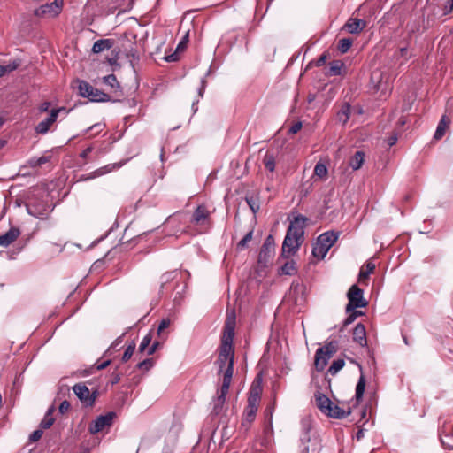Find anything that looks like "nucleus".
<instances>
[{
  "label": "nucleus",
  "instance_id": "obj_1",
  "mask_svg": "<svg viewBox=\"0 0 453 453\" xmlns=\"http://www.w3.org/2000/svg\"><path fill=\"white\" fill-rule=\"evenodd\" d=\"M234 349L219 346V356L215 361L218 375H222V385L214 403V411L218 413L224 405L234 374Z\"/></svg>",
  "mask_w": 453,
  "mask_h": 453
},
{
  "label": "nucleus",
  "instance_id": "obj_2",
  "mask_svg": "<svg viewBox=\"0 0 453 453\" xmlns=\"http://www.w3.org/2000/svg\"><path fill=\"white\" fill-rule=\"evenodd\" d=\"M305 219L297 216L290 222L287 234L282 243L281 256L285 258L296 254L303 241V227Z\"/></svg>",
  "mask_w": 453,
  "mask_h": 453
},
{
  "label": "nucleus",
  "instance_id": "obj_3",
  "mask_svg": "<svg viewBox=\"0 0 453 453\" xmlns=\"http://www.w3.org/2000/svg\"><path fill=\"white\" fill-rule=\"evenodd\" d=\"M316 403L319 411L329 418L342 419L350 414L349 410L345 411L342 409L323 394H318L316 395Z\"/></svg>",
  "mask_w": 453,
  "mask_h": 453
},
{
  "label": "nucleus",
  "instance_id": "obj_4",
  "mask_svg": "<svg viewBox=\"0 0 453 453\" xmlns=\"http://www.w3.org/2000/svg\"><path fill=\"white\" fill-rule=\"evenodd\" d=\"M338 239V234L328 231L320 234L313 247V258L322 260Z\"/></svg>",
  "mask_w": 453,
  "mask_h": 453
},
{
  "label": "nucleus",
  "instance_id": "obj_5",
  "mask_svg": "<svg viewBox=\"0 0 453 453\" xmlns=\"http://www.w3.org/2000/svg\"><path fill=\"white\" fill-rule=\"evenodd\" d=\"M339 343L337 341H331L316 351L314 365L319 371H322L327 365L328 360L337 352Z\"/></svg>",
  "mask_w": 453,
  "mask_h": 453
},
{
  "label": "nucleus",
  "instance_id": "obj_6",
  "mask_svg": "<svg viewBox=\"0 0 453 453\" xmlns=\"http://www.w3.org/2000/svg\"><path fill=\"white\" fill-rule=\"evenodd\" d=\"M79 93L82 97H87L92 102H108L111 97L108 94L94 88L85 81H79Z\"/></svg>",
  "mask_w": 453,
  "mask_h": 453
},
{
  "label": "nucleus",
  "instance_id": "obj_7",
  "mask_svg": "<svg viewBox=\"0 0 453 453\" xmlns=\"http://www.w3.org/2000/svg\"><path fill=\"white\" fill-rule=\"evenodd\" d=\"M347 297L349 303L346 306V312H350L357 308H364L367 306L368 303L364 298L363 290L357 285H352L348 291Z\"/></svg>",
  "mask_w": 453,
  "mask_h": 453
},
{
  "label": "nucleus",
  "instance_id": "obj_8",
  "mask_svg": "<svg viewBox=\"0 0 453 453\" xmlns=\"http://www.w3.org/2000/svg\"><path fill=\"white\" fill-rule=\"evenodd\" d=\"M73 390L83 406L91 407L94 405L96 398L97 396L96 390L90 392L88 388L82 383L75 384L73 387Z\"/></svg>",
  "mask_w": 453,
  "mask_h": 453
},
{
  "label": "nucleus",
  "instance_id": "obj_9",
  "mask_svg": "<svg viewBox=\"0 0 453 453\" xmlns=\"http://www.w3.org/2000/svg\"><path fill=\"white\" fill-rule=\"evenodd\" d=\"M64 0H54L50 4L40 6L35 11V14L38 17L55 18L62 11Z\"/></svg>",
  "mask_w": 453,
  "mask_h": 453
},
{
  "label": "nucleus",
  "instance_id": "obj_10",
  "mask_svg": "<svg viewBox=\"0 0 453 453\" xmlns=\"http://www.w3.org/2000/svg\"><path fill=\"white\" fill-rule=\"evenodd\" d=\"M65 107H58L50 110V115L44 119L43 120L40 121L35 127V130L39 134H46L50 127L57 121V119L58 117V114L62 111H65Z\"/></svg>",
  "mask_w": 453,
  "mask_h": 453
},
{
  "label": "nucleus",
  "instance_id": "obj_11",
  "mask_svg": "<svg viewBox=\"0 0 453 453\" xmlns=\"http://www.w3.org/2000/svg\"><path fill=\"white\" fill-rule=\"evenodd\" d=\"M234 328H235V317L233 314L232 316L227 315V318L225 322L223 335L221 338V347L226 348H234L233 346V339L234 336Z\"/></svg>",
  "mask_w": 453,
  "mask_h": 453
},
{
  "label": "nucleus",
  "instance_id": "obj_12",
  "mask_svg": "<svg viewBox=\"0 0 453 453\" xmlns=\"http://www.w3.org/2000/svg\"><path fill=\"white\" fill-rule=\"evenodd\" d=\"M26 207L29 215L38 219H44L50 213V206L42 201L30 199Z\"/></svg>",
  "mask_w": 453,
  "mask_h": 453
},
{
  "label": "nucleus",
  "instance_id": "obj_13",
  "mask_svg": "<svg viewBox=\"0 0 453 453\" xmlns=\"http://www.w3.org/2000/svg\"><path fill=\"white\" fill-rule=\"evenodd\" d=\"M263 391L262 380L260 377L256 378L252 382L249 392L248 405L254 409H258V405L261 400V394Z\"/></svg>",
  "mask_w": 453,
  "mask_h": 453
},
{
  "label": "nucleus",
  "instance_id": "obj_14",
  "mask_svg": "<svg viewBox=\"0 0 453 453\" xmlns=\"http://www.w3.org/2000/svg\"><path fill=\"white\" fill-rule=\"evenodd\" d=\"M114 417V412H108L105 415L99 416L89 426V432L92 434H95L102 431L104 428L110 426L112 423Z\"/></svg>",
  "mask_w": 453,
  "mask_h": 453
},
{
  "label": "nucleus",
  "instance_id": "obj_15",
  "mask_svg": "<svg viewBox=\"0 0 453 453\" xmlns=\"http://www.w3.org/2000/svg\"><path fill=\"white\" fill-rule=\"evenodd\" d=\"M273 250H274L273 238L272 237V235H269L265 239V241L260 250L259 256H258V263L266 265V263L269 261L270 257H272Z\"/></svg>",
  "mask_w": 453,
  "mask_h": 453
},
{
  "label": "nucleus",
  "instance_id": "obj_16",
  "mask_svg": "<svg viewBox=\"0 0 453 453\" xmlns=\"http://www.w3.org/2000/svg\"><path fill=\"white\" fill-rule=\"evenodd\" d=\"M303 433L301 435V442L303 444L302 453H309V442L311 441L310 430L311 428V420L307 417L302 420Z\"/></svg>",
  "mask_w": 453,
  "mask_h": 453
},
{
  "label": "nucleus",
  "instance_id": "obj_17",
  "mask_svg": "<svg viewBox=\"0 0 453 453\" xmlns=\"http://www.w3.org/2000/svg\"><path fill=\"white\" fill-rule=\"evenodd\" d=\"M366 21L360 19L350 18L344 24L342 29H345L349 34H359L366 27Z\"/></svg>",
  "mask_w": 453,
  "mask_h": 453
},
{
  "label": "nucleus",
  "instance_id": "obj_18",
  "mask_svg": "<svg viewBox=\"0 0 453 453\" xmlns=\"http://www.w3.org/2000/svg\"><path fill=\"white\" fill-rule=\"evenodd\" d=\"M125 164H126V161H121L119 163H115V164H109V165H107L105 166L100 167V168L96 169V171L90 173L86 177H82V180H91V179H94L96 177H99V176L104 175V174H106L108 173H111V171H113L115 169L120 168Z\"/></svg>",
  "mask_w": 453,
  "mask_h": 453
},
{
  "label": "nucleus",
  "instance_id": "obj_19",
  "mask_svg": "<svg viewBox=\"0 0 453 453\" xmlns=\"http://www.w3.org/2000/svg\"><path fill=\"white\" fill-rule=\"evenodd\" d=\"M20 234V231L17 227H11L5 234L0 235V246L8 247Z\"/></svg>",
  "mask_w": 453,
  "mask_h": 453
},
{
  "label": "nucleus",
  "instance_id": "obj_20",
  "mask_svg": "<svg viewBox=\"0 0 453 453\" xmlns=\"http://www.w3.org/2000/svg\"><path fill=\"white\" fill-rule=\"evenodd\" d=\"M209 219V211L204 205H199L194 211L192 220L196 225H204Z\"/></svg>",
  "mask_w": 453,
  "mask_h": 453
},
{
  "label": "nucleus",
  "instance_id": "obj_21",
  "mask_svg": "<svg viewBox=\"0 0 453 453\" xmlns=\"http://www.w3.org/2000/svg\"><path fill=\"white\" fill-rule=\"evenodd\" d=\"M353 341L364 347L367 344L366 331L363 324L358 323L353 330Z\"/></svg>",
  "mask_w": 453,
  "mask_h": 453
},
{
  "label": "nucleus",
  "instance_id": "obj_22",
  "mask_svg": "<svg viewBox=\"0 0 453 453\" xmlns=\"http://www.w3.org/2000/svg\"><path fill=\"white\" fill-rule=\"evenodd\" d=\"M449 124H450V119L446 115H443L438 123L434 138L435 140L441 139L443 137V135L445 134L447 129L449 128Z\"/></svg>",
  "mask_w": 453,
  "mask_h": 453
},
{
  "label": "nucleus",
  "instance_id": "obj_23",
  "mask_svg": "<svg viewBox=\"0 0 453 453\" xmlns=\"http://www.w3.org/2000/svg\"><path fill=\"white\" fill-rule=\"evenodd\" d=\"M113 46V41L111 39H100L94 42L92 52L95 54L101 53L110 50Z\"/></svg>",
  "mask_w": 453,
  "mask_h": 453
},
{
  "label": "nucleus",
  "instance_id": "obj_24",
  "mask_svg": "<svg viewBox=\"0 0 453 453\" xmlns=\"http://www.w3.org/2000/svg\"><path fill=\"white\" fill-rule=\"evenodd\" d=\"M343 66L344 64L342 60L331 61L326 68V73L329 76L341 75Z\"/></svg>",
  "mask_w": 453,
  "mask_h": 453
},
{
  "label": "nucleus",
  "instance_id": "obj_25",
  "mask_svg": "<svg viewBox=\"0 0 453 453\" xmlns=\"http://www.w3.org/2000/svg\"><path fill=\"white\" fill-rule=\"evenodd\" d=\"M296 273V268L295 262L293 260H288L284 263L279 268L278 274L279 275H294Z\"/></svg>",
  "mask_w": 453,
  "mask_h": 453
},
{
  "label": "nucleus",
  "instance_id": "obj_26",
  "mask_svg": "<svg viewBox=\"0 0 453 453\" xmlns=\"http://www.w3.org/2000/svg\"><path fill=\"white\" fill-rule=\"evenodd\" d=\"M54 411H55L54 406H50L48 409L47 412L44 415V418H42V420L41 421V424H40L42 428L48 429L53 425V423L55 421V419L53 418Z\"/></svg>",
  "mask_w": 453,
  "mask_h": 453
},
{
  "label": "nucleus",
  "instance_id": "obj_27",
  "mask_svg": "<svg viewBox=\"0 0 453 453\" xmlns=\"http://www.w3.org/2000/svg\"><path fill=\"white\" fill-rule=\"evenodd\" d=\"M365 154L362 151H357L350 159L349 165L354 169H359L364 163Z\"/></svg>",
  "mask_w": 453,
  "mask_h": 453
},
{
  "label": "nucleus",
  "instance_id": "obj_28",
  "mask_svg": "<svg viewBox=\"0 0 453 453\" xmlns=\"http://www.w3.org/2000/svg\"><path fill=\"white\" fill-rule=\"evenodd\" d=\"M375 269L374 263L371 261H367L365 266L361 269L359 273V280L362 281L365 279H367L371 273H373Z\"/></svg>",
  "mask_w": 453,
  "mask_h": 453
},
{
  "label": "nucleus",
  "instance_id": "obj_29",
  "mask_svg": "<svg viewBox=\"0 0 453 453\" xmlns=\"http://www.w3.org/2000/svg\"><path fill=\"white\" fill-rule=\"evenodd\" d=\"M350 106L344 104L337 113V119L342 124H346L349 119Z\"/></svg>",
  "mask_w": 453,
  "mask_h": 453
},
{
  "label": "nucleus",
  "instance_id": "obj_30",
  "mask_svg": "<svg viewBox=\"0 0 453 453\" xmlns=\"http://www.w3.org/2000/svg\"><path fill=\"white\" fill-rule=\"evenodd\" d=\"M257 411V409L247 406L245 408L244 414H243L244 418H243L242 425L245 426V425H250V423H252L256 418Z\"/></svg>",
  "mask_w": 453,
  "mask_h": 453
},
{
  "label": "nucleus",
  "instance_id": "obj_31",
  "mask_svg": "<svg viewBox=\"0 0 453 453\" xmlns=\"http://www.w3.org/2000/svg\"><path fill=\"white\" fill-rule=\"evenodd\" d=\"M103 81L105 85L111 87L114 91L120 89V85L114 74H109L103 78Z\"/></svg>",
  "mask_w": 453,
  "mask_h": 453
},
{
  "label": "nucleus",
  "instance_id": "obj_32",
  "mask_svg": "<svg viewBox=\"0 0 453 453\" xmlns=\"http://www.w3.org/2000/svg\"><path fill=\"white\" fill-rule=\"evenodd\" d=\"M345 365V362L342 358H338L336 360H334L331 365L328 368V373L332 376H334L337 374L339 371H341Z\"/></svg>",
  "mask_w": 453,
  "mask_h": 453
},
{
  "label": "nucleus",
  "instance_id": "obj_33",
  "mask_svg": "<svg viewBox=\"0 0 453 453\" xmlns=\"http://www.w3.org/2000/svg\"><path fill=\"white\" fill-rule=\"evenodd\" d=\"M353 40L351 38H342L338 41L337 50L342 54L346 53L350 49Z\"/></svg>",
  "mask_w": 453,
  "mask_h": 453
},
{
  "label": "nucleus",
  "instance_id": "obj_34",
  "mask_svg": "<svg viewBox=\"0 0 453 453\" xmlns=\"http://www.w3.org/2000/svg\"><path fill=\"white\" fill-rule=\"evenodd\" d=\"M365 388V376L363 374H361V376L357 381V384L356 386L355 396L357 401L362 399V397L364 395Z\"/></svg>",
  "mask_w": 453,
  "mask_h": 453
},
{
  "label": "nucleus",
  "instance_id": "obj_35",
  "mask_svg": "<svg viewBox=\"0 0 453 453\" xmlns=\"http://www.w3.org/2000/svg\"><path fill=\"white\" fill-rule=\"evenodd\" d=\"M19 66V62L17 60L12 61V63L6 65H0V77H2L6 73H10Z\"/></svg>",
  "mask_w": 453,
  "mask_h": 453
},
{
  "label": "nucleus",
  "instance_id": "obj_36",
  "mask_svg": "<svg viewBox=\"0 0 453 453\" xmlns=\"http://www.w3.org/2000/svg\"><path fill=\"white\" fill-rule=\"evenodd\" d=\"M152 336L151 334H147L142 340L140 346H139V351L143 352L145 350H148V349L150 347V344L151 342Z\"/></svg>",
  "mask_w": 453,
  "mask_h": 453
},
{
  "label": "nucleus",
  "instance_id": "obj_37",
  "mask_svg": "<svg viewBox=\"0 0 453 453\" xmlns=\"http://www.w3.org/2000/svg\"><path fill=\"white\" fill-rule=\"evenodd\" d=\"M264 165L267 170L273 172L275 169V161L273 156L266 154L264 158Z\"/></svg>",
  "mask_w": 453,
  "mask_h": 453
},
{
  "label": "nucleus",
  "instance_id": "obj_38",
  "mask_svg": "<svg viewBox=\"0 0 453 453\" xmlns=\"http://www.w3.org/2000/svg\"><path fill=\"white\" fill-rule=\"evenodd\" d=\"M349 313V316L345 319V320L343 322V326H349V324L353 323L358 316L363 315L362 311H355V310Z\"/></svg>",
  "mask_w": 453,
  "mask_h": 453
},
{
  "label": "nucleus",
  "instance_id": "obj_39",
  "mask_svg": "<svg viewBox=\"0 0 453 453\" xmlns=\"http://www.w3.org/2000/svg\"><path fill=\"white\" fill-rule=\"evenodd\" d=\"M314 173L319 178H324L327 174V168L324 164L318 163L314 168Z\"/></svg>",
  "mask_w": 453,
  "mask_h": 453
},
{
  "label": "nucleus",
  "instance_id": "obj_40",
  "mask_svg": "<svg viewBox=\"0 0 453 453\" xmlns=\"http://www.w3.org/2000/svg\"><path fill=\"white\" fill-rule=\"evenodd\" d=\"M246 202H247L249 207L250 208V210L254 213L258 211L260 207H259V203L257 198H255L253 196L246 197Z\"/></svg>",
  "mask_w": 453,
  "mask_h": 453
},
{
  "label": "nucleus",
  "instance_id": "obj_41",
  "mask_svg": "<svg viewBox=\"0 0 453 453\" xmlns=\"http://www.w3.org/2000/svg\"><path fill=\"white\" fill-rule=\"evenodd\" d=\"M253 236V231L248 232L244 237L238 242L237 247L240 250H243L247 247L248 242H250Z\"/></svg>",
  "mask_w": 453,
  "mask_h": 453
},
{
  "label": "nucleus",
  "instance_id": "obj_42",
  "mask_svg": "<svg viewBox=\"0 0 453 453\" xmlns=\"http://www.w3.org/2000/svg\"><path fill=\"white\" fill-rule=\"evenodd\" d=\"M134 349H135L134 343L128 345L122 356V361L123 362L128 361L131 358V357L133 356Z\"/></svg>",
  "mask_w": 453,
  "mask_h": 453
},
{
  "label": "nucleus",
  "instance_id": "obj_43",
  "mask_svg": "<svg viewBox=\"0 0 453 453\" xmlns=\"http://www.w3.org/2000/svg\"><path fill=\"white\" fill-rule=\"evenodd\" d=\"M153 365V360L151 358H147L137 365L139 369H144L146 371L150 370Z\"/></svg>",
  "mask_w": 453,
  "mask_h": 453
},
{
  "label": "nucleus",
  "instance_id": "obj_44",
  "mask_svg": "<svg viewBox=\"0 0 453 453\" xmlns=\"http://www.w3.org/2000/svg\"><path fill=\"white\" fill-rule=\"evenodd\" d=\"M395 58H403L404 60H408L411 58V55L409 54V50L406 47L401 48L398 52L395 55Z\"/></svg>",
  "mask_w": 453,
  "mask_h": 453
},
{
  "label": "nucleus",
  "instance_id": "obj_45",
  "mask_svg": "<svg viewBox=\"0 0 453 453\" xmlns=\"http://www.w3.org/2000/svg\"><path fill=\"white\" fill-rule=\"evenodd\" d=\"M171 324V320L169 319H164L159 326H158V328H157V334L158 335H161L162 332L167 328Z\"/></svg>",
  "mask_w": 453,
  "mask_h": 453
},
{
  "label": "nucleus",
  "instance_id": "obj_46",
  "mask_svg": "<svg viewBox=\"0 0 453 453\" xmlns=\"http://www.w3.org/2000/svg\"><path fill=\"white\" fill-rule=\"evenodd\" d=\"M302 127L303 123L301 121H297L289 127L288 133L291 134H296L301 130Z\"/></svg>",
  "mask_w": 453,
  "mask_h": 453
},
{
  "label": "nucleus",
  "instance_id": "obj_47",
  "mask_svg": "<svg viewBox=\"0 0 453 453\" xmlns=\"http://www.w3.org/2000/svg\"><path fill=\"white\" fill-rule=\"evenodd\" d=\"M42 430L37 429L31 434L29 439L32 441H37L42 438Z\"/></svg>",
  "mask_w": 453,
  "mask_h": 453
},
{
  "label": "nucleus",
  "instance_id": "obj_48",
  "mask_svg": "<svg viewBox=\"0 0 453 453\" xmlns=\"http://www.w3.org/2000/svg\"><path fill=\"white\" fill-rule=\"evenodd\" d=\"M51 106V103L49 102V101H44L42 102L39 107H38V111L41 112V113H43V112H47L49 111L50 110V107Z\"/></svg>",
  "mask_w": 453,
  "mask_h": 453
},
{
  "label": "nucleus",
  "instance_id": "obj_49",
  "mask_svg": "<svg viewBox=\"0 0 453 453\" xmlns=\"http://www.w3.org/2000/svg\"><path fill=\"white\" fill-rule=\"evenodd\" d=\"M48 161H49V157H39L37 159L32 160L31 164H32V165L36 166V165H41L42 164H45Z\"/></svg>",
  "mask_w": 453,
  "mask_h": 453
},
{
  "label": "nucleus",
  "instance_id": "obj_50",
  "mask_svg": "<svg viewBox=\"0 0 453 453\" xmlns=\"http://www.w3.org/2000/svg\"><path fill=\"white\" fill-rule=\"evenodd\" d=\"M69 408H70L69 402L65 400L60 403L58 410H59L60 413L64 414L69 410Z\"/></svg>",
  "mask_w": 453,
  "mask_h": 453
},
{
  "label": "nucleus",
  "instance_id": "obj_51",
  "mask_svg": "<svg viewBox=\"0 0 453 453\" xmlns=\"http://www.w3.org/2000/svg\"><path fill=\"white\" fill-rule=\"evenodd\" d=\"M104 125L101 123H96L93 126H91L88 130L95 131L96 134H99L103 131Z\"/></svg>",
  "mask_w": 453,
  "mask_h": 453
},
{
  "label": "nucleus",
  "instance_id": "obj_52",
  "mask_svg": "<svg viewBox=\"0 0 453 453\" xmlns=\"http://www.w3.org/2000/svg\"><path fill=\"white\" fill-rule=\"evenodd\" d=\"M397 140H398V137H397V134H391V135L388 138V140H387L388 145L389 147H392L393 145H395V144L396 143Z\"/></svg>",
  "mask_w": 453,
  "mask_h": 453
},
{
  "label": "nucleus",
  "instance_id": "obj_53",
  "mask_svg": "<svg viewBox=\"0 0 453 453\" xmlns=\"http://www.w3.org/2000/svg\"><path fill=\"white\" fill-rule=\"evenodd\" d=\"M159 347L160 343L158 342H154L153 344L148 349L147 354L152 355Z\"/></svg>",
  "mask_w": 453,
  "mask_h": 453
},
{
  "label": "nucleus",
  "instance_id": "obj_54",
  "mask_svg": "<svg viewBox=\"0 0 453 453\" xmlns=\"http://www.w3.org/2000/svg\"><path fill=\"white\" fill-rule=\"evenodd\" d=\"M453 10V0H447L446 4H445V7H444V12L447 14V13H449L451 12Z\"/></svg>",
  "mask_w": 453,
  "mask_h": 453
},
{
  "label": "nucleus",
  "instance_id": "obj_55",
  "mask_svg": "<svg viewBox=\"0 0 453 453\" xmlns=\"http://www.w3.org/2000/svg\"><path fill=\"white\" fill-rule=\"evenodd\" d=\"M93 148L92 147H88L87 149H85L81 153V157L82 158H87L88 156L89 155V153L92 151Z\"/></svg>",
  "mask_w": 453,
  "mask_h": 453
},
{
  "label": "nucleus",
  "instance_id": "obj_56",
  "mask_svg": "<svg viewBox=\"0 0 453 453\" xmlns=\"http://www.w3.org/2000/svg\"><path fill=\"white\" fill-rule=\"evenodd\" d=\"M204 89H205V81H204V80H202L201 81V87L198 89L199 97H203V96Z\"/></svg>",
  "mask_w": 453,
  "mask_h": 453
},
{
  "label": "nucleus",
  "instance_id": "obj_57",
  "mask_svg": "<svg viewBox=\"0 0 453 453\" xmlns=\"http://www.w3.org/2000/svg\"><path fill=\"white\" fill-rule=\"evenodd\" d=\"M108 62L109 64L113 66V65H119L118 64V53H116V55L113 57V58H108Z\"/></svg>",
  "mask_w": 453,
  "mask_h": 453
},
{
  "label": "nucleus",
  "instance_id": "obj_58",
  "mask_svg": "<svg viewBox=\"0 0 453 453\" xmlns=\"http://www.w3.org/2000/svg\"><path fill=\"white\" fill-rule=\"evenodd\" d=\"M110 363H111L110 360H106V361L97 365L96 369L103 370V369L106 368L110 365Z\"/></svg>",
  "mask_w": 453,
  "mask_h": 453
},
{
  "label": "nucleus",
  "instance_id": "obj_59",
  "mask_svg": "<svg viewBox=\"0 0 453 453\" xmlns=\"http://www.w3.org/2000/svg\"><path fill=\"white\" fill-rule=\"evenodd\" d=\"M326 60V55H322L317 61V65L318 66H320L322 65Z\"/></svg>",
  "mask_w": 453,
  "mask_h": 453
},
{
  "label": "nucleus",
  "instance_id": "obj_60",
  "mask_svg": "<svg viewBox=\"0 0 453 453\" xmlns=\"http://www.w3.org/2000/svg\"><path fill=\"white\" fill-rule=\"evenodd\" d=\"M121 342V338H118L117 340L114 341V342L111 344V349H115L117 348Z\"/></svg>",
  "mask_w": 453,
  "mask_h": 453
},
{
  "label": "nucleus",
  "instance_id": "obj_61",
  "mask_svg": "<svg viewBox=\"0 0 453 453\" xmlns=\"http://www.w3.org/2000/svg\"><path fill=\"white\" fill-rule=\"evenodd\" d=\"M187 38H188V34L186 35L184 39L179 43V45L177 47L178 50L185 43V41L187 40Z\"/></svg>",
  "mask_w": 453,
  "mask_h": 453
},
{
  "label": "nucleus",
  "instance_id": "obj_62",
  "mask_svg": "<svg viewBox=\"0 0 453 453\" xmlns=\"http://www.w3.org/2000/svg\"><path fill=\"white\" fill-rule=\"evenodd\" d=\"M303 48H304V53H303V56L305 57V56H306V54H307V53H308V51H309V46H308V45H305V46H303Z\"/></svg>",
  "mask_w": 453,
  "mask_h": 453
},
{
  "label": "nucleus",
  "instance_id": "obj_63",
  "mask_svg": "<svg viewBox=\"0 0 453 453\" xmlns=\"http://www.w3.org/2000/svg\"><path fill=\"white\" fill-rule=\"evenodd\" d=\"M192 109H193V111L194 112H196L197 111V107L196 106V103L194 102L193 104H192Z\"/></svg>",
  "mask_w": 453,
  "mask_h": 453
},
{
  "label": "nucleus",
  "instance_id": "obj_64",
  "mask_svg": "<svg viewBox=\"0 0 453 453\" xmlns=\"http://www.w3.org/2000/svg\"><path fill=\"white\" fill-rule=\"evenodd\" d=\"M311 65V61H309L306 65L305 71H307Z\"/></svg>",
  "mask_w": 453,
  "mask_h": 453
}]
</instances>
